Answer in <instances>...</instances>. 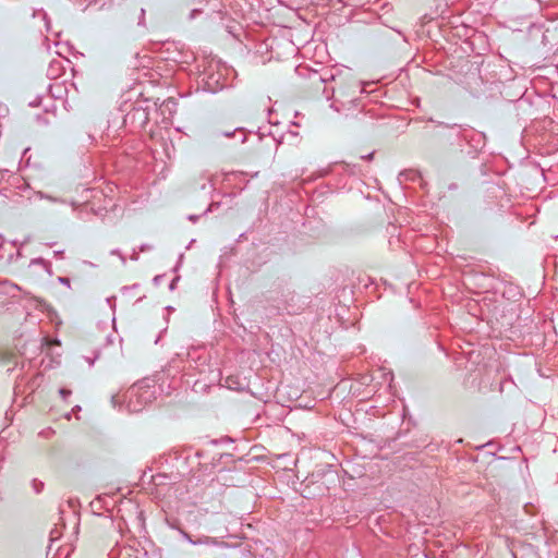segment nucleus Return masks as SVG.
<instances>
[{
	"label": "nucleus",
	"instance_id": "nucleus-9",
	"mask_svg": "<svg viewBox=\"0 0 558 558\" xmlns=\"http://www.w3.org/2000/svg\"><path fill=\"white\" fill-rule=\"evenodd\" d=\"M236 175H238V172H230V173H227V174H226V180H227V181H231V179H232L233 177H236Z\"/></svg>",
	"mask_w": 558,
	"mask_h": 558
},
{
	"label": "nucleus",
	"instance_id": "nucleus-11",
	"mask_svg": "<svg viewBox=\"0 0 558 558\" xmlns=\"http://www.w3.org/2000/svg\"><path fill=\"white\" fill-rule=\"evenodd\" d=\"M373 156H374V153H369V154H367V155H365V156H362L361 158H362V159H365V160H372V159H373Z\"/></svg>",
	"mask_w": 558,
	"mask_h": 558
},
{
	"label": "nucleus",
	"instance_id": "nucleus-12",
	"mask_svg": "<svg viewBox=\"0 0 558 558\" xmlns=\"http://www.w3.org/2000/svg\"><path fill=\"white\" fill-rule=\"evenodd\" d=\"M53 255L58 258H62L63 257V251H54L53 252Z\"/></svg>",
	"mask_w": 558,
	"mask_h": 558
},
{
	"label": "nucleus",
	"instance_id": "nucleus-6",
	"mask_svg": "<svg viewBox=\"0 0 558 558\" xmlns=\"http://www.w3.org/2000/svg\"><path fill=\"white\" fill-rule=\"evenodd\" d=\"M33 487H34V490L37 494H39L43 490V488H44V483L38 481V480H34L33 481Z\"/></svg>",
	"mask_w": 558,
	"mask_h": 558
},
{
	"label": "nucleus",
	"instance_id": "nucleus-8",
	"mask_svg": "<svg viewBox=\"0 0 558 558\" xmlns=\"http://www.w3.org/2000/svg\"><path fill=\"white\" fill-rule=\"evenodd\" d=\"M58 281L64 286H66L68 288L71 287V283H70V279L68 277H59L58 278Z\"/></svg>",
	"mask_w": 558,
	"mask_h": 558
},
{
	"label": "nucleus",
	"instance_id": "nucleus-15",
	"mask_svg": "<svg viewBox=\"0 0 558 558\" xmlns=\"http://www.w3.org/2000/svg\"><path fill=\"white\" fill-rule=\"evenodd\" d=\"M78 410H81V408H80V405H76L75 411H78Z\"/></svg>",
	"mask_w": 558,
	"mask_h": 558
},
{
	"label": "nucleus",
	"instance_id": "nucleus-13",
	"mask_svg": "<svg viewBox=\"0 0 558 558\" xmlns=\"http://www.w3.org/2000/svg\"><path fill=\"white\" fill-rule=\"evenodd\" d=\"M182 533H183V536H184L186 539H189L191 543H193V542H192V539L190 538V535H189L187 533H185V532H182Z\"/></svg>",
	"mask_w": 558,
	"mask_h": 558
},
{
	"label": "nucleus",
	"instance_id": "nucleus-1",
	"mask_svg": "<svg viewBox=\"0 0 558 558\" xmlns=\"http://www.w3.org/2000/svg\"><path fill=\"white\" fill-rule=\"evenodd\" d=\"M430 122L435 123V126L438 129L435 132V140L439 145L444 146H458L462 147L464 142H471L473 136H476L474 130L464 124L458 123H446L442 121H434L429 119ZM480 136V134H477Z\"/></svg>",
	"mask_w": 558,
	"mask_h": 558
},
{
	"label": "nucleus",
	"instance_id": "nucleus-16",
	"mask_svg": "<svg viewBox=\"0 0 558 558\" xmlns=\"http://www.w3.org/2000/svg\"><path fill=\"white\" fill-rule=\"evenodd\" d=\"M142 395H143V396H144V395H147V391H144V393H142ZM143 399H145V398L143 397V398H142V400H143Z\"/></svg>",
	"mask_w": 558,
	"mask_h": 558
},
{
	"label": "nucleus",
	"instance_id": "nucleus-14",
	"mask_svg": "<svg viewBox=\"0 0 558 558\" xmlns=\"http://www.w3.org/2000/svg\"><path fill=\"white\" fill-rule=\"evenodd\" d=\"M78 410H81V408H80V405H76L75 411H78Z\"/></svg>",
	"mask_w": 558,
	"mask_h": 558
},
{
	"label": "nucleus",
	"instance_id": "nucleus-7",
	"mask_svg": "<svg viewBox=\"0 0 558 558\" xmlns=\"http://www.w3.org/2000/svg\"><path fill=\"white\" fill-rule=\"evenodd\" d=\"M72 391L70 389H66V388H61L59 390V395L60 397L65 401L70 396H71Z\"/></svg>",
	"mask_w": 558,
	"mask_h": 558
},
{
	"label": "nucleus",
	"instance_id": "nucleus-10",
	"mask_svg": "<svg viewBox=\"0 0 558 558\" xmlns=\"http://www.w3.org/2000/svg\"><path fill=\"white\" fill-rule=\"evenodd\" d=\"M178 280H179V278L177 277V278H174V279L171 281V283H170V286H169L170 290H174V289H175V284H177Z\"/></svg>",
	"mask_w": 558,
	"mask_h": 558
},
{
	"label": "nucleus",
	"instance_id": "nucleus-5",
	"mask_svg": "<svg viewBox=\"0 0 558 558\" xmlns=\"http://www.w3.org/2000/svg\"><path fill=\"white\" fill-rule=\"evenodd\" d=\"M236 131H239L243 134L242 142H244L246 140V136L244 134L243 128H235L233 132H230V131L222 132V135L226 137H231L234 134V132H236Z\"/></svg>",
	"mask_w": 558,
	"mask_h": 558
},
{
	"label": "nucleus",
	"instance_id": "nucleus-2",
	"mask_svg": "<svg viewBox=\"0 0 558 558\" xmlns=\"http://www.w3.org/2000/svg\"><path fill=\"white\" fill-rule=\"evenodd\" d=\"M24 243L17 245L16 242L0 241V263L2 265L11 266L14 270H21L17 265L20 258L23 257L21 248Z\"/></svg>",
	"mask_w": 558,
	"mask_h": 558
},
{
	"label": "nucleus",
	"instance_id": "nucleus-4",
	"mask_svg": "<svg viewBox=\"0 0 558 558\" xmlns=\"http://www.w3.org/2000/svg\"><path fill=\"white\" fill-rule=\"evenodd\" d=\"M33 267L40 268L44 271H46L47 274H49V275L52 274L51 263L46 260V259H44V258H41V257L33 258L28 263V268H33Z\"/></svg>",
	"mask_w": 558,
	"mask_h": 558
},
{
	"label": "nucleus",
	"instance_id": "nucleus-3",
	"mask_svg": "<svg viewBox=\"0 0 558 558\" xmlns=\"http://www.w3.org/2000/svg\"><path fill=\"white\" fill-rule=\"evenodd\" d=\"M143 395H140L138 389L132 388L128 391V409L130 412H140L144 403L142 402Z\"/></svg>",
	"mask_w": 558,
	"mask_h": 558
}]
</instances>
